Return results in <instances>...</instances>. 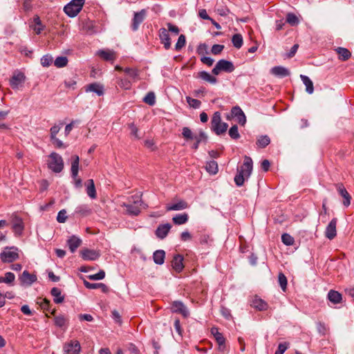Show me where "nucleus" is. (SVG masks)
<instances>
[{
    "label": "nucleus",
    "mask_w": 354,
    "mask_h": 354,
    "mask_svg": "<svg viewBox=\"0 0 354 354\" xmlns=\"http://www.w3.org/2000/svg\"><path fill=\"white\" fill-rule=\"evenodd\" d=\"M124 73L127 74L129 77L133 79H135L138 75L137 70L131 68H126L124 70Z\"/></svg>",
    "instance_id": "61"
},
{
    "label": "nucleus",
    "mask_w": 354,
    "mask_h": 354,
    "mask_svg": "<svg viewBox=\"0 0 354 354\" xmlns=\"http://www.w3.org/2000/svg\"><path fill=\"white\" fill-rule=\"evenodd\" d=\"M86 194L88 196L92 198L95 199L97 196L96 195V190L94 184V181L93 179H89L86 183Z\"/></svg>",
    "instance_id": "33"
},
{
    "label": "nucleus",
    "mask_w": 354,
    "mask_h": 354,
    "mask_svg": "<svg viewBox=\"0 0 354 354\" xmlns=\"http://www.w3.org/2000/svg\"><path fill=\"white\" fill-rule=\"evenodd\" d=\"M79 162L80 158L77 155H74L72 156V162H71V176L73 178H75L77 177L78 171H79Z\"/></svg>",
    "instance_id": "28"
},
{
    "label": "nucleus",
    "mask_w": 354,
    "mask_h": 354,
    "mask_svg": "<svg viewBox=\"0 0 354 354\" xmlns=\"http://www.w3.org/2000/svg\"><path fill=\"white\" fill-rule=\"evenodd\" d=\"M281 241L286 245L290 246L292 245L295 243L294 238L290 235L289 234L284 233L281 236Z\"/></svg>",
    "instance_id": "48"
},
{
    "label": "nucleus",
    "mask_w": 354,
    "mask_h": 354,
    "mask_svg": "<svg viewBox=\"0 0 354 354\" xmlns=\"http://www.w3.org/2000/svg\"><path fill=\"white\" fill-rule=\"evenodd\" d=\"M159 37L164 48L166 50H169L171 48V39L168 30L166 28H161L159 30Z\"/></svg>",
    "instance_id": "17"
},
{
    "label": "nucleus",
    "mask_w": 354,
    "mask_h": 354,
    "mask_svg": "<svg viewBox=\"0 0 354 354\" xmlns=\"http://www.w3.org/2000/svg\"><path fill=\"white\" fill-rule=\"evenodd\" d=\"M77 82L75 79L70 78L64 80V85L68 88H75Z\"/></svg>",
    "instance_id": "63"
},
{
    "label": "nucleus",
    "mask_w": 354,
    "mask_h": 354,
    "mask_svg": "<svg viewBox=\"0 0 354 354\" xmlns=\"http://www.w3.org/2000/svg\"><path fill=\"white\" fill-rule=\"evenodd\" d=\"M232 42L233 44V46L236 48H241V46H243V37L241 34H235L233 35L232 38Z\"/></svg>",
    "instance_id": "42"
},
{
    "label": "nucleus",
    "mask_w": 354,
    "mask_h": 354,
    "mask_svg": "<svg viewBox=\"0 0 354 354\" xmlns=\"http://www.w3.org/2000/svg\"><path fill=\"white\" fill-rule=\"evenodd\" d=\"M235 67L233 63L226 59H220L217 62L215 66L212 71L214 75H218L220 72L224 71L226 73H232L234 71Z\"/></svg>",
    "instance_id": "6"
},
{
    "label": "nucleus",
    "mask_w": 354,
    "mask_h": 354,
    "mask_svg": "<svg viewBox=\"0 0 354 354\" xmlns=\"http://www.w3.org/2000/svg\"><path fill=\"white\" fill-rule=\"evenodd\" d=\"M50 294L53 297V301L55 304H61L64 300V296L62 295V290L54 287L50 290Z\"/></svg>",
    "instance_id": "31"
},
{
    "label": "nucleus",
    "mask_w": 354,
    "mask_h": 354,
    "mask_svg": "<svg viewBox=\"0 0 354 354\" xmlns=\"http://www.w3.org/2000/svg\"><path fill=\"white\" fill-rule=\"evenodd\" d=\"M278 282L281 288V290L285 292L287 288V278L285 274L282 272H280L278 275Z\"/></svg>",
    "instance_id": "45"
},
{
    "label": "nucleus",
    "mask_w": 354,
    "mask_h": 354,
    "mask_svg": "<svg viewBox=\"0 0 354 354\" xmlns=\"http://www.w3.org/2000/svg\"><path fill=\"white\" fill-rule=\"evenodd\" d=\"M186 101L188 103V104L194 109H198L201 104L200 100L192 98L189 96L186 97Z\"/></svg>",
    "instance_id": "52"
},
{
    "label": "nucleus",
    "mask_w": 354,
    "mask_h": 354,
    "mask_svg": "<svg viewBox=\"0 0 354 354\" xmlns=\"http://www.w3.org/2000/svg\"><path fill=\"white\" fill-rule=\"evenodd\" d=\"M68 319L62 315L55 316L54 318L55 324L59 328L64 327Z\"/></svg>",
    "instance_id": "46"
},
{
    "label": "nucleus",
    "mask_w": 354,
    "mask_h": 354,
    "mask_svg": "<svg viewBox=\"0 0 354 354\" xmlns=\"http://www.w3.org/2000/svg\"><path fill=\"white\" fill-rule=\"evenodd\" d=\"M200 243L202 245H209L212 240L210 239L208 234H203L199 239Z\"/></svg>",
    "instance_id": "62"
},
{
    "label": "nucleus",
    "mask_w": 354,
    "mask_h": 354,
    "mask_svg": "<svg viewBox=\"0 0 354 354\" xmlns=\"http://www.w3.org/2000/svg\"><path fill=\"white\" fill-rule=\"evenodd\" d=\"M253 162L250 157L244 156L243 165L237 168V174L234 177V183L236 186L241 187L244 184L245 179H248L252 171Z\"/></svg>",
    "instance_id": "1"
},
{
    "label": "nucleus",
    "mask_w": 354,
    "mask_h": 354,
    "mask_svg": "<svg viewBox=\"0 0 354 354\" xmlns=\"http://www.w3.org/2000/svg\"><path fill=\"white\" fill-rule=\"evenodd\" d=\"M53 63V57L49 55H45L41 58V64L44 67H48Z\"/></svg>",
    "instance_id": "54"
},
{
    "label": "nucleus",
    "mask_w": 354,
    "mask_h": 354,
    "mask_svg": "<svg viewBox=\"0 0 354 354\" xmlns=\"http://www.w3.org/2000/svg\"><path fill=\"white\" fill-rule=\"evenodd\" d=\"M211 333L218 344L219 351H225L226 348L225 338L223 337V334L218 331V328L217 327H212L211 328Z\"/></svg>",
    "instance_id": "8"
},
{
    "label": "nucleus",
    "mask_w": 354,
    "mask_h": 354,
    "mask_svg": "<svg viewBox=\"0 0 354 354\" xmlns=\"http://www.w3.org/2000/svg\"><path fill=\"white\" fill-rule=\"evenodd\" d=\"M183 256L181 254H176L171 261V266L177 272H180L184 268Z\"/></svg>",
    "instance_id": "21"
},
{
    "label": "nucleus",
    "mask_w": 354,
    "mask_h": 354,
    "mask_svg": "<svg viewBox=\"0 0 354 354\" xmlns=\"http://www.w3.org/2000/svg\"><path fill=\"white\" fill-rule=\"evenodd\" d=\"M105 277V272L100 270L97 273L88 276L91 280H102Z\"/></svg>",
    "instance_id": "55"
},
{
    "label": "nucleus",
    "mask_w": 354,
    "mask_h": 354,
    "mask_svg": "<svg viewBox=\"0 0 354 354\" xmlns=\"http://www.w3.org/2000/svg\"><path fill=\"white\" fill-rule=\"evenodd\" d=\"M252 306L259 310H266L268 308V304L259 297H254L252 301Z\"/></svg>",
    "instance_id": "30"
},
{
    "label": "nucleus",
    "mask_w": 354,
    "mask_h": 354,
    "mask_svg": "<svg viewBox=\"0 0 354 354\" xmlns=\"http://www.w3.org/2000/svg\"><path fill=\"white\" fill-rule=\"evenodd\" d=\"M85 91L93 92L95 93L98 96H102L104 95V87L100 84L92 83L86 86Z\"/></svg>",
    "instance_id": "25"
},
{
    "label": "nucleus",
    "mask_w": 354,
    "mask_h": 354,
    "mask_svg": "<svg viewBox=\"0 0 354 354\" xmlns=\"http://www.w3.org/2000/svg\"><path fill=\"white\" fill-rule=\"evenodd\" d=\"M68 58L66 56L57 57L54 61V65L57 68H62L67 65Z\"/></svg>",
    "instance_id": "44"
},
{
    "label": "nucleus",
    "mask_w": 354,
    "mask_h": 354,
    "mask_svg": "<svg viewBox=\"0 0 354 354\" xmlns=\"http://www.w3.org/2000/svg\"><path fill=\"white\" fill-rule=\"evenodd\" d=\"M205 169L209 174H216L218 171L217 162L215 160L207 161L206 162Z\"/></svg>",
    "instance_id": "39"
},
{
    "label": "nucleus",
    "mask_w": 354,
    "mask_h": 354,
    "mask_svg": "<svg viewBox=\"0 0 354 354\" xmlns=\"http://www.w3.org/2000/svg\"><path fill=\"white\" fill-rule=\"evenodd\" d=\"M188 207L187 203L183 200H180L176 203L167 205V211H179L187 209Z\"/></svg>",
    "instance_id": "27"
},
{
    "label": "nucleus",
    "mask_w": 354,
    "mask_h": 354,
    "mask_svg": "<svg viewBox=\"0 0 354 354\" xmlns=\"http://www.w3.org/2000/svg\"><path fill=\"white\" fill-rule=\"evenodd\" d=\"M328 300L334 304H339L342 299V295L335 290H330L328 293Z\"/></svg>",
    "instance_id": "35"
},
{
    "label": "nucleus",
    "mask_w": 354,
    "mask_h": 354,
    "mask_svg": "<svg viewBox=\"0 0 354 354\" xmlns=\"http://www.w3.org/2000/svg\"><path fill=\"white\" fill-rule=\"evenodd\" d=\"M270 143V138L265 135V136H261L257 141V145L260 148H265Z\"/></svg>",
    "instance_id": "41"
},
{
    "label": "nucleus",
    "mask_w": 354,
    "mask_h": 354,
    "mask_svg": "<svg viewBox=\"0 0 354 354\" xmlns=\"http://www.w3.org/2000/svg\"><path fill=\"white\" fill-rule=\"evenodd\" d=\"M337 219L333 218L327 225L325 231V236L330 240L333 239L337 235L336 225Z\"/></svg>",
    "instance_id": "16"
},
{
    "label": "nucleus",
    "mask_w": 354,
    "mask_h": 354,
    "mask_svg": "<svg viewBox=\"0 0 354 354\" xmlns=\"http://www.w3.org/2000/svg\"><path fill=\"white\" fill-rule=\"evenodd\" d=\"M186 44V38L184 35H180L178 37V41L175 45V49L177 51L180 50Z\"/></svg>",
    "instance_id": "49"
},
{
    "label": "nucleus",
    "mask_w": 354,
    "mask_h": 354,
    "mask_svg": "<svg viewBox=\"0 0 354 354\" xmlns=\"http://www.w3.org/2000/svg\"><path fill=\"white\" fill-rule=\"evenodd\" d=\"M84 285L88 289L93 290V289L100 288L101 290L104 293L108 292L109 290L108 286L102 283H90L86 280H84Z\"/></svg>",
    "instance_id": "26"
},
{
    "label": "nucleus",
    "mask_w": 354,
    "mask_h": 354,
    "mask_svg": "<svg viewBox=\"0 0 354 354\" xmlns=\"http://www.w3.org/2000/svg\"><path fill=\"white\" fill-rule=\"evenodd\" d=\"M229 136L232 139L237 140L240 138L237 125H233L229 130Z\"/></svg>",
    "instance_id": "51"
},
{
    "label": "nucleus",
    "mask_w": 354,
    "mask_h": 354,
    "mask_svg": "<svg viewBox=\"0 0 354 354\" xmlns=\"http://www.w3.org/2000/svg\"><path fill=\"white\" fill-rule=\"evenodd\" d=\"M80 255L84 261H95L99 259L101 254L99 250L84 249L80 251Z\"/></svg>",
    "instance_id": "11"
},
{
    "label": "nucleus",
    "mask_w": 354,
    "mask_h": 354,
    "mask_svg": "<svg viewBox=\"0 0 354 354\" xmlns=\"http://www.w3.org/2000/svg\"><path fill=\"white\" fill-rule=\"evenodd\" d=\"M143 102L146 104L153 106L156 103V95L153 92H149L143 98Z\"/></svg>",
    "instance_id": "47"
},
{
    "label": "nucleus",
    "mask_w": 354,
    "mask_h": 354,
    "mask_svg": "<svg viewBox=\"0 0 354 354\" xmlns=\"http://www.w3.org/2000/svg\"><path fill=\"white\" fill-rule=\"evenodd\" d=\"M286 22L288 23L290 26H297L299 22V18L294 13L289 12L286 15Z\"/></svg>",
    "instance_id": "43"
},
{
    "label": "nucleus",
    "mask_w": 354,
    "mask_h": 354,
    "mask_svg": "<svg viewBox=\"0 0 354 354\" xmlns=\"http://www.w3.org/2000/svg\"><path fill=\"white\" fill-rule=\"evenodd\" d=\"M11 222L12 228L15 234L17 236L21 235L24 229V225L21 218L17 215H12Z\"/></svg>",
    "instance_id": "10"
},
{
    "label": "nucleus",
    "mask_w": 354,
    "mask_h": 354,
    "mask_svg": "<svg viewBox=\"0 0 354 354\" xmlns=\"http://www.w3.org/2000/svg\"><path fill=\"white\" fill-rule=\"evenodd\" d=\"M75 212L82 216H87L91 213V209L87 205L84 204L78 205Z\"/></svg>",
    "instance_id": "40"
},
{
    "label": "nucleus",
    "mask_w": 354,
    "mask_h": 354,
    "mask_svg": "<svg viewBox=\"0 0 354 354\" xmlns=\"http://www.w3.org/2000/svg\"><path fill=\"white\" fill-rule=\"evenodd\" d=\"M48 158L47 162L48 169L55 173H60L64 167L62 157L59 153L53 151L50 153Z\"/></svg>",
    "instance_id": "2"
},
{
    "label": "nucleus",
    "mask_w": 354,
    "mask_h": 354,
    "mask_svg": "<svg viewBox=\"0 0 354 354\" xmlns=\"http://www.w3.org/2000/svg\"><path fill=\"white\" fill-rule=\"evenodd\" d=\"M19 258V249L15 246L6 247L0 253V259L3 263H12Z\"/></svg>",
    "instance_id": "5"
},
{
    "label": "nucleus",
    "mask_w": 354,
    "mask_h": 354,
    "mask_svg": "<svg viewBox=\"0 0 354 354\" xmlns=\"http://www.w3.org/2000/svg\"><path fill=\"white\" fill-rule=\"evenodd\" d=\"M335 51L339 55V59L345 62L351 57V53L346 48L337 47L335 49Z\"/></svg>",
    "instance_id": "29"
},
{
    "label": "nucleus",
    "mask_w": 354,
    "mask_h": 354,
    "mask_svg": "<svg viewBox=\"0 0 354 354\" xmlns=\"http://www.w3.org/2000/svg\"><path fill=\"white\" fill-rule=\"evenodd\" d=\"M224 48V46L221 44H214L212 46L211 51L214 55L220 54Z\"/></svg>",
    "instance_id": "60"
},
{
    "label": "nucleus",
    "mask_w": 354,
    "mask_h": 354,
    "mask_svg": "<svg viewBox=\"0 0 354 354\" xmlns=\"http://www.w3.org/2000/svg\"><path fill=\"white\" fill-rule=\"evenodd\" d=\"M67 218L66 211L65 209L60 210L57 216V221L58 223H64Z\"/></svg>",
    "instance_id": "56"
},
{
    "label": "nucleus",
    "mask_w": 354,
    "mask_h": 354,
    "mask_svg": "<svg viewBox=\"0 0 354 354\" xmlns=\"http://www.w3.org/2000/svg\"><path fill=\"white\" fill-rule=\"evenodd\" d=\"M81 243L82 240L75 235L71 236L67 240V245L69 248L70 251L72 253H74L76 251V250L77 249L78 247H80Z\"/></svg>",
    "instance_id": "24"
},
{
    "label": "nucleus",
    "mask_w": 354,
    "mask_h": 354,
    "mask_svg": "<svg viewBox=\"0 0 354 354\" xmlns=\"http://www.w3.org/2000/svg\"><path fill=\"white\" fill-rule=\"evenodd\" d=\"M231 113L234 117H236L237 118L238 122L240 124L244 125L245 124L246 117L242 109L239 106H235L232 107Z\"/></svg>",
    "instance_id": "20"
},
{
    "label": "nucleus",
    "mask_w": 354,
    "mask_h": 354,
    "mask_svg": "<svg viewBox=\"0 0 354 354\" xmlns=\"http://www.w3.org/2000/svg\"><path fill=\"white\" fill-rule=\"evenodd\" d=\"M141 203V200L134 201L133 204L125 203L122 204V207L126 208L127 213L131 216H138L140 213V209L138 206Z\"/></svg>",
    "instance_id": "14"
},
{
    "label": "nucleus",
    "mask_w": 354,
    "mask_h": 354,
    "mask_svg": "<svg viewBox=\"0 0 354 354\" xmlns=\"http://www.w3.org/2000/svg\"><path fill=\"white\" fill-rule=\"evenodd\" d=\"M165 252L162 250H158L153 252V259L156 264L162 265L165 262Z\"/></svg>",
    "instance_id": "32"
},
{
    "label": "nucleus",
    "mask_w": 354,
    "mask_h": 354,
    "mask_svg": "<svg viewBox=\"0 0 354 354\" xmlns=\"http://www.w3.org/2000/svg\"><path fill=\"white\" fill-rule=\"evenodd\" d=\"M288 346L289 344L287 342L280 343L274 354H283L284 352L288 349Z\"/></svg>",
    "instance_id": "59"
},
{
    "label": "nucleus",
    "mask_w": 354,
    "mask_h": 354,
    "mask_svg": "<svg viewBox=\"0 0 354 354\" xmlns=\"http://www.w3.org/2000/svg\"><path fill=\"white\" fill-rule=\"evenodd\" d=\"M97 55L105 61L113 62L116 59L115 53L113 50H99Z\"/></svg>",
    "instance_id": "19"
},
{
    "label": "nucleus",
    "mask_w": 354,
    "mask_h": 354,
    "mask_svg": "<svg viewBox=\"0 0 354 354\" xmlns=\"http://www.w3.org/2000/svg\"><path fill=\"white\" fill-rule=\"evenodd\" d=\"M198 77L212 84H215L217 82V79L211 75L208 72L203 71L198 73Z\"/></svg>",
    "instance_id": "37"
},
{
    "label": "nucleus",
    "mask_w": 354,
    "mask_h": 354,
    "mask_svg": "<svg viewBox=\"0 0 354 354\" xmlns=\"http://www.w3.org/2000/svg\"><path fill=\"white\" fill-rule=\"evenodd\" d=\"M50 141L52 142V143L53 144V145L56 148H58V149L64 148V149H65V148L67 147V145L66 144H64L62 140L58 139L57 137L55 138L50 139Z\"/></svg>",
    "instance_id": "57"
},
{
    "label": "nucleus",
    "mask_w": 354,
    "mask_h": 354,
    "mask_svg": "<svg viewBox=\"0 0 354 354\" xmlns=\"http://www.w3.org/2000/svg\"><path fill=\"white\" fill-rule=\"evenodd\" d=\"M172 310L176 313L182 314L184 317L189 315V310L182 301H175L172 304Z\"/></svg>",
    "instance_id": "22"
},
{
    "label": "nucleus",
    "mask_w": 354,
    "mask_h": 354,
    "mask_svg": "<svg viewBox=\"0 0 354 354\" xmlns=\"http://www.w3.org/2000/svg\"><path fill=\"white\" fill-rule=\"evenodd\" d=\"M4 281L5 283L12 286L14 285V281L15 279V275L11 272H7L5 273Z\"/></svg>",
    "instance_id": "50"
},
{
    "label": "nucleus",
    "mask_w": 354,
    "mask_h": 354,
    "mask_svg": "<svg viewBox=\"0 0 354 354\" xmlns=\"http://www.w3.org/2000/svg\"><path fill=\"white\" fill-rule=\"evenodd\" d=\"M189 216L187 213L178 214L172 218L173 222L176 225H183L188 221Z\"/></svg>",
    "instance_id": "38"
},
{
    "label": "nucleus",
    "mask_w": 354,
    "mask_h": 354,
    "mask_svg": "<svg viewBox=\"0 0 354 354\" xmlns=\"http://www.w3.org/2000/svg\"><path fill=\"white\" fill-rule=\"evenodd\" d=\"M147 16V10L142 9L140 12H135L132 19L131 28L133 31L138 29L139 26L143 22Z\"/></svg>",
    "instance_id": "9"
},
{
    "label": "nucleus",
    "mask_w": 354,
    "mask_h": 354,
    "mask_svg": "<svg viewBox=\"0 0 354 354\" xmlns=\"http://www.w3.org/2000/svg\"><path fill=\"white\" fill-rule=\"evenodd\" d=\"M60 129H61V126L56 125V124L50 128V139L56 138V136L58 133V132L59 131Z\"/></svg>",
    "instance_id": "64"
},
{
    "label": "nucleus",
    "mask_w": 354,
    "mask_h": 354,
    "mask_svg": "<svg viewBox=\"0 0 354 354\" xmlns=\"http://www.w3.org/2000/svg\"><path fill=\"white\" fill-rule=\"evenodd\" d=\"M317 328L318 333L322 335H325L328 330V327L324 323L320 322L317 324Z\"/></svg>",
    "instance_id": "58"
},
{
    "label": "nucleus",
    "mask_w": 354,
    "mask_h": 354,
    "mask_svg": "<svg viewBox=\"0 0 354 354\" xmlns=\"http://www.w3.org/2000/svg\"><path fill=\"white\" fill-rule=\"evenodd\" d=\"M270 72L272 75L279 77H285L290 75V71L281 66L272 67Z\"/></svg>",
    "instance_id": "23"
},
{
    "label": "nucleus",
    "mask_w": 354,
    "mask_h": 354,
    "mask_svg": "<svg viewBox=\"0 0 354 354\" xmlns=\"http://www.w3.org/2000/svg\"><path fill=\"white\" fill-rule=\"evenodd\" d=\"M182 135L187 140H194V135L191 129L188 127H183L182 129Z\"/></svg>",
    "instance_id": "53"
},
{
    "label": "nucleus",
    "mask_w": 354,
    "mask_h": 354,
    "mask_svg": "<svg viewBox=\"0 0 354 354\" xmlns=\"http://www.w3.org/2000/svg\"><path fill=\"white\" fill-rule=\"evenodd\" d=\"M300 78L303 84L306 86V91L308 94H312L314 92V86L312 80L305 75H300Z\"/></svg>",
    "instance_id": "34"
},
{
    "label": "nucleus",
    "mask_w": 354,
    "mask_h": 354,
    "mask_svg": "<svg viewBox=\"0 0 354 354\" xmlns=\"http://www.w3.org/2000/svg\"><path fill=\"white\" fill-rule=\"evenodd\" d=\"M338 194L343 198V205L347 207L351 205V196L342 183L335 185Z\"/></svg>",
    "instance_id": "12"
},
{
    "label": "nucleus",
    "mask_w": 354,
    "mask_h": 354,
    "mask_svg": "<svg viewBox=\"0 0 354 354\" xmlns=\"http://www.w3.org/2000/svg\"><path fill=\"white\" fill-rule=\"evenodd\" d=\"M171 228V225L169 223L159 225L155 232V234L158 238L163 239L167 236Z\"/></svg>",
    "instance_id": "18"
},
{
    "label": "nucleus",
    "mask_w": 354,
    "mask_h": 354,
    "mask_svg": "<svg viewBox=\"0 0 354 354\" xmlns=\"http://www.w3.org/2000/svg\"><path fill=\"white\" fill-rule=\"evenodd\" d=\"M26 81L24 73L17 71L15 72L10 80V85L14 90H18L23 87Z\"/></svg>",
    "instance_id": "7"
},
{
    "label": "nucleus",
    "mask_w": 354,
    "mask_h": 354,
    "mask_svg": "<svg viewBox=\"0 0 354 354\" xmlns=\"http://www.w3.org/2000/svg\"><path fill=\"white\" fill-rule=\"evenodd\" d=\"M228 124L223 122L221 113L216 111L214 113L211 120V129L218 136L226 132Z\"/></svg>",
    "instance_id": "3"
},
{
    "label": "nucleus",
    "mask_w": 354,
    "mask_h": 354,
    "mask_svg": "<svg viewBox=\"0 0 354 354\" xmlns=\"http://www.w3.org/2000/svg\"><path fill=\"white\" fill-rule=\"evenodd\" d=\"M85 0H71L67 3L64 11L70 17H75L82 10Z\"/></svg>",
    "instance_id": "4"
},
{
    "label": "nucleus",
    "mask_w": 354,
    "mask_h": 354,
    "mask_svg": "<svg viewBox=\"0 0 354 354\" xmlns=\"http://www.w3.org/2000/svg\"><path fill=\"white\" fill-rule=\"evenodd\" d=\"M194 140H196V142L193 145L192 148L194 150H196L198 149L199 145L202 142H207V136L205 134V133L203 131H201L198 133V135H194Z\"/></svg>",
    "instance_id": "36"
},
{
    "label": "nucleus",
    "mask_w": 354,
    "mask_h": 354,
    "mask_svg": "<svg viewBox=\"0 0 354 354\" xmlns=\"http://www.w3.org/2000/svg\"><path fill=\"white\" fill-rule=\"evenodd\" d=\"M21 284L24 286H31L37 281V276L33 274H30L27 270H24L19 278Z\"/></svg>",
    "instance_id": "15"
},
{
    "label": "nucleus",
    "mask_w": 354,
    "mask_h": 354,
    "mask_svg": "<svg viewBox=\"0 0 354 354\" xmlns=\"http://www.w3.org/2000/svg\"><path fill=\"white\" fill-rule=\"evenodd\" d=\"M80 344L77 340H72L64 346V354H79L80 351Z\"/></svg>",
    "instance_id": "13"
}]
</instances>
